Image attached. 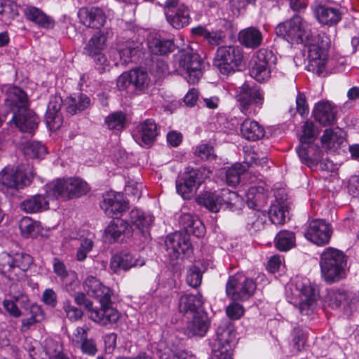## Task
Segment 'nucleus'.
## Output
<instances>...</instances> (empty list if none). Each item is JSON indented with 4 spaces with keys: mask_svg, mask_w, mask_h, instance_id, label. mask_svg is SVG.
<instances>
[{
    "mask_svg": "<svg viewBox=\"0 0 359 359\" xmlns=\"http://www.w3.org/2000/svg\"><path fill=\"white\" fill-rule=\"evenodd\" d=\"M275 32L291 43H302L307 47V70L318 75L324 73L327 61V48L330 44V39L325 33L311 34L308 22L299 15L279 23Z\"/></svg>",
    "mask_w": 359,
    "mask_h": 359,
    "instance_id": "obj_1",
    "label": "nucleus"
},
{
    "mask_svg": "<svg viewBox=\"0 0 359 359\" xmlns=\"http://www.w3.org/2000/svg\"><path fill=\"white\" fill-rule=\"evenodd\" d=\"M179 224L187 233L175 232L168 235L165 240L168 255L172 260L189 257L192 253L189 237L187 234L201 237L205 232V226L199 218L189 213H182L180 216Z\"/></svg>",
    "mask_w": 359,
    "mask_h": 359,
    "instance_id": "obj_2",
    "label": "nucleus"
},
{
    "mask_svg": "<svg viewBox=\"0 0 359 359\" xmlns=\"http://www.w3.org/2000/svg\"><path fill=\"white\" fill-rule=\"evenodd\" d=\"M285 294L287 301L298 307L301 314L309 316L316 308L318 290L307 278L297 276L287 284Z\"/></svg>",
    "mask_w": 359,
    "mask_h": 359,
    "instance_id": "obj_3",
    "label": "nucleus"
},
{
    "mask_svg": "<svg viewBox=\"0 0 359 359\" xmlns=\"http://www.w3.org/2000/svg\"><path fill=\"white\" fill-rule=\"evenodd\" d=\"M6 104L14 111L10 123H14L24 133L31 134L36 129L39 118L28 109L27 97L23 90L17 87L11 88L6 98Z\"/></svg>",
    "mask_w": 359,
    "mask_h": 359,
    "instance_id": "obj_4",
    "label": "nucleus"
},
{
    "mask_svg": "<svg viewBox=\"0 0 359 359\" xmlns=\"http://www.w3.org/2000/svg\"><path fill=\"white\" fill-rule=\"evenodd\" d=\"M321 277L327 283H334L344 279L346 275L347 258L337 248L328 247L320 255Z\"/></svg>",
    "mask_w": 359,
    "mask_h": 359,
    "instance_id": "obj_5",
    "label": "nucleus"
},
{
    "mask_svg": "<svg viewBox=\"0 0 359 359\" xmlns=\"http://www.w3.org/2000/svg\"><path fill=\"white\" fill-rule=\"evenodd\" d=\"M197 202L210 211L217 212L221 209L233 210L240 208L243 198L237 193L228 189L212 191H204L197 197Z\"/></svg>",
    "mask_w": 359,
    "mask_h": 359,
    "instance_id": "obj_6",
    "label": "nucleus"
},
{
    "mask_svg": "<svg viewBox=\"0 0 359 359\" xmlns=\"http://www.w3.org/2000/svg\"><path fill=\"white\" fill-rule=\"evenodd\" d=\"M175 71L189 83L195 84L203 76V62L192 49H184L175 56Z\"/></svg>",
    "mask_w": 359,
    "mask_h": 359,
    "instance_id": "obj_7",
    "label": "nucleus"
},
{
    "mask_svg": "<svg viewBox=\"0 0 359 359\" xmlns=\"http://www.w3.org/2000/svg\"><path fill=\"white\" fill-rule=\"evenodd\" d=\"M89 190L87 183L79 178L70 177L57 179L48 183L45 187L46 194L49 199L60 197L64 200L79 197Z\"/></svg>",
    "mask_w": 359,
    "mask_h": 359,
    "instance_id": "obj_8",
    "label": "nucleus"
},
{
    "mask_svg": "<svg viewBox=\"0 0 359 359\" xmlns=\"http://www.w3.org/2000/svg\"><path fill=\"white\" fill-rule=\"evenodd\" d=\"M32 262V257L22 252H2L0 254V273L11 280H20Z\"/></svg>",
    "mask_w": 359,
    "mask_h": 359,
    "instance_id": "obj_9",
    "label": "nucleus"
},
{
    "mask_svg": "<svg viewBox=\"0 0 359 359\" xmlns=\"http://www.w3.org/2000/svg\"><path fill=\"white\" fill-rule=\"evenodd\" d=\"M243 59L240 47L224 46L218 48L213 64L222 74L227 76L238 69Z\"/></svg>",
    "mask_w": 359,
    "mask_h": 359,
    "instance_id": "obj_10",
    "label": "nucleus"
},
{
    "mask_svg": "<svg viewBox=\"0 0 359 359\" xmlns=\"http://www.w3.org/2000/svg\"><path fill=\"white\" fill-rule=\"evenodd\" d=\"M239 108L245 115H255L262 107L264 100V93L257 86L244 83L239 88L236 95Z\"/></svg>",
    "mask_w": 359,
    "mask_h": 359,
    "instance_id": "obj_11",
    "label": "nucleus"
},
{
    "mask_svg": "<svg viewBox=\"0 0 359 359\" xmlns=\"http://www.w3.org/2000/svg\"><path fill=\"white\" fill-rule=\"evenodd\" d=\"M254 280L243 273L231 276L226 283V295L233 300L245 301L250 299L256 290Z\"/></svg>",
    "mask_w": 359,
    "mask_h": 359,
    "instance_id": "obj_12",
    "label": "nucleus"
},
{
    "mask_svg": "<svg viewBox=\"0 0 359 359\" xmlns=\"http://www.w3.org/2000/svg\"><path fill=\"white\" fill-rule=\"evenodd\" d=\"M235 338L236 332L233 324L229 323L220 325L217 330L211 359H232Z\"/></svg>",
    "mask_w": 359,
    "mask_h": 359,
    "instance_id": "obj_13",
    "label": "nucleus"
},
{
    "mask_svg": "<svg viewBox=\"0 0 359 359\" xmlns=\"http://www.w3.org/2000/svg\"><path fill=\"white\" fill-rule=\"evenodd\" d=\"M74 301L78 305L85 308L90 320L100 325L115 323L121 317L120 313L116 309H108L105 311V315H103L100 309L94 308L92 301L88 299L83 292L76 293Z\"/></svg>",
    "mask_w": 359,
    "mask_h": 359,
    "instance_id": "obj_14",
    "label": "nucleus"
},
{
    "mask_svg": "<svg viewBox=\"0 0 359 359\" xmlns=\"http://www.w3.org/2000/svg\"><path fill=\"white\" fill-rule=\"evenodd\" d=\"M33 176L29 168L7 166L0 172V183L8 188L20 189L31 183Z\"/></svg>",
    "mask_w": 359,
    "mask_h": 359,
    "instance_id": "obj_15",
    "label": "nucleus"
},
{
    "mask_svg": "<svg viewBox=\"0 0 359 359\" xmlns=\"http://www.w3.org/2000/svg\"><path fill=\"white\" fill-rule=\"evenodd\" d=\"M83 287L88 296L98 300L103 315H105L107 309H114L111 306L112 290L109 287L104 285L96 277L88 276L83 281Z\"/></svg>",
    "mask_w": 359,
    "mask_h": 359,
    "instance_id": "obj_16",
    "label": "nucleus"
},
{
    "mask_svg": "<svg viewBox=\"0 0 359 359\" xmlns=\"http://www.w3.org/2000/svg\"><path fill=\"white\" fill-rule=\"evenodd\" d=\"M302 163L313 168L319 165L322 170H331L332 163L327 158H323V153L319 147L313 143H301L296 149Z\"/></svg>",
    "mask_w": 359,
    "mask_h": 359,
    "instance_id": "obj_17",
    "label": "nucleus"
},
{
    "mask_svg": "<svg viewBox=\"0 0 359 359\" xmlns=\"http://www.w3.org/2000/svg\"><path fill=\"white\" fill-rule=\"evenodd\" d=\"M164 13L168 23L177 29L189 25L191 20L189 8L178 0H166Z\"/></svg>",
    "mask_w": 359,
    "mask_h": 359,
    "instance_id": "obj_18",
    "label": "nucleus"
},
{
    "mask_svg": "<svg viewBox=\"0 0 359 359\" xmlns=\"http://www.w3.org/2000/svg\"><path fill=\"white\" fill-rule=\"evenodd\" d=\"M332 234L330 224L323 219H313L309 222L304 231L305 238L318 246L328 244Z\"/></svg>",
    "mask_w": 359,
    "mask_h": 359,
    "instance_id": "obj_19",
    "label": "nucleus"
},
{
    "mask_svg": "<svg viewBox=\"0 0 359 359\" xmlns=\"http://www.w3.org/2000/svg\"><path fill=\"white\" fill-rule=\"evenodd\" d=\"M323 303L325 306L332 309H336L342 304L344 308L352 310L359 303V298L355 292L333 288L327 290L323 299Z\"/></svg>",
    "mask_w": 359,
    "mask_h": 359,
    "instance_id": "obj_20",
    "label": "nucleus"
},
{
    "mask_svg": "<svg viewBox=\"0 0 359 359\" xmlns=\"http://www.w3.org/2000/svg\"><path fill=\"white\" fill-rule=\"evenodd\" d=\"M203 173L198 170H191L183 174L176 181V189L184 199L191 198L199 185L203 182Z\"/></svg>",
    "mask_w": 359,
    "mask_h": 359,
    "instance_id": "obj_21",
    "label": "nucleus"
},
{
    "mask_svg": "<svg viewBox=\"0 0 359 359\" xmlns=\"http://www.w3.org/2000/svg\"><path fill=\"white\" fill-rule=\"evenodd\" d=\"M144 263V259L136 252L121 251L112 256L110 268L114 273H117L120 270L128 271L142 266Z\"/></svg>",
    "mask_w": 359,
    "mask_h": 359,
    "instance_id": "obj_22",
    "label": "nucleus"
},
{
    "mask_svg": "<svg viewBox=\"0 0 359 359\" xmlns=\"http://www.w3.org/2000/svg\"><path fill=\"white\" fill-rule=\"evenodd\" d=\"M312 11L316 19L322 25L334 26L341 20L342 12L337 6L316 3L312 6Z\"/></svg>",
    "mask_w": 359,
    "mask_h": 359,
    "instance_id": "obj_23",
    "label": "nucleus"
},
{
    "mask_svg": "<svg viewBox=\"0 0 359 359\" xmlns=\"http://www.w3.org/2000/svg\"><path fill=\"white\" fill-rule=\"evenodd\" d=\"M100 206L107 215L113 217L125 212L128 203L123 194L111 191L103 196Z\"/></svg>",
    "mask_w": 359,
    "mask_h": 359,
    "instance_id": "obj_24",
    "label": "nucleus"
},
{
    "mask_svg": "<svg viewBox=\"0 0 359 359\" xmlns=\"http://www.w3.org/2000/svg\"><path fill=\"white\" fill-rule=\"evenodd\" d=\"M337 113L336 105L326 100L316 103L312 111L315 120L324 126L332 125L335 122Z\"/></svg>",
    "mask_w": 359,
    "mask_h": 359,
    "instance_id": "obj_25",
    "label": "nucleus"
},
{
    "mask_svg": "<svg viewBox=\"0 0 359 359\" xmlns=\"http://www.w3.org/2000/svg\"><path fill=\"white\" fill-rule=\"evenodd\" d=\"M127 222L132 227V233L137 231L142 235H146L154 222V217L149 212L133 209L130 212Z\"/></svg>",
    "mask_w": 359,
    "mask_h": 359,
    "instance_id": "obj_26",
    "label": "nucleus"
},
{
    "mask_svg": "<svg viewBox=\"0 0 359 359\" xmlns=\"http://www.w3.org/2000/svg\"><path fill=\"white\" fill-rule=\"evenodd\" d=\"M115 50L119 64L126 65L135 62L142 55V44L134 41L118 42Z\"/></svg>",
    "mask_w": 359,
    "mask_h": 359,
    "instance_id": "obj_27",
    "label": "nucleus"
},
{
    "mask_svg": "<svg viewBox=\"0 0 359 359\" xmlns=\"http://www.w3.org/2000/svg\"><path fill=\"white\" fill-rule=\"evenodd\" d=\"M185 329V334L189 337H202L205 335L210 325V321L206 313L196 311L189 317Z\"/></svg>",
    "mask_w": 359,
    "mask_h": 359,
    "instance_id": "obj_28",
    "label": "nucleus"
},
{
    "mask_svg": "<svg viewBox=\"0 0 359 359\" xmlns=\"http://www.w3.org/2000/svg\"><path fill=\"white\" fill-rule=\"evenodd\" d=\"M158 135V128L152 119L140 123L133 132L135 141L140 145L150 146Z\"/></svg>",
    "mask_w": 359,
    "mask_h": 359,
    "instance_id": "obj_29",
    "label": "nucleus"
},
{
    "mask_svg": "<svg viewBox=\"0 0 359 359\" xmlns=\"http://www.w3.org/2000/svg\"><path fill=\"white\" fill-rule=\"evenodd\" d=\"M78 17L80 21L89 27L100 29L106 22V15L98 7H84L79 9Z\"/></svg>",
    "mask_w": 359,
    "mask_h": 359,
    "instance_id": "obj_30",
    "label": "nucleus"
},
{
    "mask_svg": "<svg viewBox=\"0 0 359 359\" xmlns=\"http://www.w3.org/2000/svg\"><path fill=\"white\" fill-rule=\"evenodd\" d=\"M62 100L60 95L50 97L46 114V121L48 128L51 131H55L62 125V118L60 114Z\"/></svg>",
    "mask_w": 359,
    "mask_h": 359,
    "instance_id": "obj_31",
    "label": "nucleus"
},
{
    "mask_svg": "<svg viewBox=\"0 0 359 359\" xmlns=\"http://www.w3.org/2000/svg\"><path fill=\"white\" fill-rule=\"evenodd\" d=\"M132 235V227L123 219H114L104 230V237L109 243L115 242L122 237H129Z\"/></svg>",
    "mask_w": 359,
    "mask_h": 359,
    "instance_id": "obj_32",
    "label": "nucleus"
},
{
    "mask_svg": "<svg viewBox=\"0 0 359 359\" xmlns=\"http://www.w3.org/2000/svg\"><path fill=\"white\" fill-rule=\"evenodd\" d=\"M345 132L339 128L326 129L320 142L328 152H335L345 143Z\"/></svg>",
    "mask_w": 359,
    "mask_h": 359,
    "instance_id": "obj_33",
    "label": "nucleus"
},
{
    "mask_svg": "<svg viewBox=\"0 0 359 359\" xmlns=\"http://www.w3.org/2000/svg\"><path fill=\"white\" fill-rule=\"evenodd\" d=\"M23 13L27 20L40 27L50 29L55 25L54 20L36 6H27L23 10Z\"/></svg>",
    "mask_w": 359,
    "mask_h": 359,
    "instance_id": "obj_34",
    "label": "nucleus"
},
{
    "mask_svg": "<svg viewBox=\"0 0 359 359\" xmlns=\"http://www.w3.org/2000/svg\"><path fill=\"white\" fill-rule=\"evenodd\" d=\"M147 46L151 53L154 55H165L174 49V43L172 40L163 39L157 33L149 35Z\"/></svg>",
    "mask_w": 359,
    "mask_h": 359,
    "instance_id": "obj_35",
    "label": "nucleus"
},
{
    "mask_svg": "<svg viewBox=\"0 0 359 359\" xmlns=\"http://www.w3.org/2000/svg\"><path fill=\"white\" fill-rule=\"evenodd\" d=\"M289 214L288 202L286 199L276 198L269 211L271 222L276 225L283 224Z\"/></svg>",
    "mask_w": 359,
    "mask_h": 359,
    "instance_id": "obj_36",
    "label": "nucleus"
},
{
    "mask_svg": "<svg viewBox=\"0 0 359 359\" xmlns=\"http://www.w3.org/2000/svg\"><path fill=\"white\" fill-rule=\"evenodd\" d=\"M203 298L201 293L196 294H184L181 296L179 301L180 312L193 315L196 311H201L200 308L203 304Z\"/></svg>",
    "mask_w": 359,
    "mask_h": 359,
    "instance_id": "obj_37",
    "label": "nucleus"
},
{
    "mask_svg": "<svg viewBox=\"0 0 359 359\" xmlns=\"http://www.w3.org/2000/svg\"><path fill=\"white\" fill-rule=\"evenodd\" d=\"M246 203L249 208L259 209L266 203L267 194L261 185H251L245 194Z\"/></svg>",
    "mask_w": 359,
    "mask_h": 359,
    "instance_id": "obj_38",
    "label": "nucleus"
},
{
    "mask_svg": "<svg viewBox=\"0 0 359 359\" xmlns=\"http://www.w3.org/2000/svg\"><path fill=\"white\" fill-rule=\"evenodd\" d=\"M238 39L240 43L245 47L255 48L261 45L263 36L259 29L250 27L239 32Z\"/></svg>",
    "mask_w": 359,
    "mask_h": 359,
    "instance_id": "obj_39",
    "label": "nucleus"
},
{
    "mask_svg": "<svg viewBox=\"0 0 359 359\" xmlns=\"http://www.w3.org/2000/svg\"><path fill=\"white\" fill-rule=\"evenodd\" d=\"M20 208L27 213H36L48 210L49 203L44 196L36 194L23 201Z\"/></svg>",
    "mask_w": 359,
    "mask_h": 359,
    "instance_id": "obj_40",
    "label": "nucleus"
},
{
    "mask_svg": "<svg viewBox=\"0 0 359 359\" xmlns=\"http://www.w3.org/2000/svg\"><path fill=\"white\" fill-rule=\"evenodd\" d=\"M107 34L104 31H100L93 34L84 47L85 53L92 57L101 53L106 46Z\"/></svg>",
    "mask_w": 359,
    "mask_h": 359,
    "instance_id": "obj_41",
    "label": "nucleus"
},
{
    "mask_svg": "<svg viewBox=\"0 0 359 359\" xmlns=\"http://www.w3.org/2000/svg\"><path fill=\"white\" fill-rule=\"evenodd\" d=\"M241 133L246 140L255 141L264 137V129L258 122L247 118L241 126Z\"/></svg>",
    "mask_w": 359,
    "mask_h": 359,
    "instance_id": "obj_42",
    "label": "nucleus"
},
{
    "mask_svg": "<svg viewBox=\"0 0 359 359\" xmlns=\"http://www.w3.org/2000/svg\"><path fill=\"white\" fill-rule=\"evenodd\" d=\"M27 316V317L22 319L20 331L22 332H27L32 326L38 323H41L45 318L43 311L37 304H32L30 306Z\"/></svg>",
    "mask_w": 359,
    "mask_h": 359,
    "instance_id": "obj_43",
    "label": "nucleus"
},
{
    "mask_svg": "<svg viewBox=\"0 0 359 359\" xmlns=\"http://www.w3.org/2000/svg\"><path fill=\"white\" fill-rule=\"evenodd\" d=\"M66 102L67 104V111L72 114L83 111L90 104L89 97L83 93L74 94L69 97Z\"/></svg>",
    "mask_w": 359,
    "mask_h": 359,
    "instance_id": "obj_44",
    "label": "nucleus"
},
{
    "mask_svg": "<svg viewBox=\"0 0 359 359\" xmlns=\"http://www.w3.org/2000/svg\"><path fill=\"white\" fill-rule=\"evenodd\" d=\"M108 54L109 60L107 58L105 55L102 54V53L93 57L95 62L96 67L100 72L107 71L111 66H117L119 65V61L118 57H116V51L115 48H111Z\"/></svg>",
    "mask_w": 359,
    "mask_h": 359,
    "instance_id": "obj_45",
    "label": "nucleus"
},
{
    "mask_svg": "<svg viewBox=\"0 0 359 359\" xmlns=\"http://www.w3.org/2000/svg\"><path fill=\"white\" fill-rule=\"evenodd\" d=\"M19 229L24 238L36 236L41 231L40 222L29 217H23L19 221Z\"/></svg>",
    "mask_w": 359,
    "mask_h": 359,
    "instance_id": "obj_46",
    "label": "nucleus"
},
{
    "mask_svg": "<svg viewBox=\"0 0 359 359\" xmlns=\"http://www.w3.org/2000/svg\"><path fill=\"white\" fill-rule=\"evenodd\" d=\"M191 32L195 36L203 37L208 42V43L211 45H218L223 41L224 38V35L222 32L209 31L205 27L202 26L192 28Z\"/></svg>",
    "mask_w": 359,
    "mask_h": 359,
    "instance_id": "obj_47",
    "label": "nucleus"
},
{
    "mask_svg": "<svg viewBox=\"0 0 359 359\" xmlns=\"http://www.w3.org/2000/svg\"><path fill=\"white\" fill-rule=\"evenodd\" d=\"M250 76L258 82H265L271 77V70L273 67L250 62Z\"/></svg>",
    "mask_w": 359,
    "mask_h": 359,
    "instance_id": "obj_48",
    "label": "nucleus"
},
{
    "mask_svg": "<svg viewBox=\"0 0 359 359\" xmlns=\"http://www.w3.org/2000/svg\"><path fill=\"white\" fill-rule=\"evenodd\" d=\"M275 244L280 251H287L295 245V236L293 232L281 231L276 236Z\"/></svg>",
    "mask_w": 359,
    "mask_h": 359,
    "instance_id": "obj_49",
    "label": "nucleus"
},
{
    "mask_svg": "<svg viewBox=\"0 0 359 359\" xmlns=\"http://www.w3.org/2000/svg\"><path fill=\"white\" fill-rule=\"evenodd\" d=\"M134 90L144 92L151 83V80L146 71L141 69H132Z\"/></svg>",
    "mask_w": 359,
    "mask_h": 359,
    "instance_id": "obj_50",
    "label": "nucleus"
},
{
    "mask_svg": "<svg viewBox=\"0 0 359 359\" xmlns=\"http://www.w3.org/2000/svg\"><path fill=\"white\" fill-rule=\"evenodd\" d=\"M306 341V331L301 327H295L292 333V341L290 344L292 351L294 353L302 351L305 348Z\"/></svg>",
    "mask_w": 359,
    "mask_h": 359,
    "instance_id": "obj_51",
    "label": "nucleus"
},
{
    "mask_svg": "<svg viewBox=\"0 0 359 359\" xmlns=\"http://www.w3.org/2000/svg\"><path fill=\"white\" fill-rule=\"evenodd\" d=\"M25 156L30 158H42L47 153L46 147L39 142H29L23 148Z\"/></svg>",
    "mask_w": 359,
    "mask_h": 359,
    "instance_id": "obj_52",
    "label": "nucleus"
},
{
    "mask_svg": "<svg viewBox=\"0 0 359 359\" xmlns=\"http://www.w3.org/2000/svg\"><path fill=\"white\" fill-rule=\"evenodd\" d=\"M126 115L121 111L110 114L105 118V124L109 130L121 131L125 127Z\"/></svg>",
    "mask_w": 359,
    "mask_h": 359,
    "instance_id": "obj_53",
    "label": "nucleus"
},
{
    "mask_svg": "<svg viewBox=\"0 0 359 359\" xmlns=\"http://www.w3.org/2000/svg\"><path fill=\"white\" fill-rule=\"evenodd\" d=\"M276 57L273 53L269 49L261 48L257 50L252 56L251 61L265 65L271 67H274Z\"/></svg>",
    "mask_w": 359,
    "mask_h": 359,
    "instance_id": "obj_54",
    "label": "nucleus"
},
{
    "mask_svg": "<svg viewBox=\"0 0 359 359\" xmlns=\"http://www.w3.org/2000/svg\"><path fill=\"white\" fill-rule=\"evenodd\" d=\"M245 163L248 165H257L264 168L266 165L268 158L264 153L255 151L252 148H247L245 150Z\"/></svg>",
    "mask_w": 359,
    "mask_h": 359,
    "instance_id": "obj_55",
    "label": "nucleus"
},
{
    "mask_svg": "<svg viewBox=\"0 0 359 359\" xmlns=\"http://www.w3.org/2000/svg\"><path fill=\"white\" fill-rule=\"evenodd\" d=\"M61 346L53 339H47L45 342L44 356L41 359H62Z\"/></svg>",
    "mask_w": 359,
    "mask_h": 359,
    "instance_id": "obj_56",
    "label": "nucleus"
},
{
    "mask_svg": "<svg viewBox=\"0 0 359 359\" xmlns=\"http://www.w3.org/2000/svg\"><path fill=\"white\" fill-rule=\"evenodd\" d=\"M267 217L266 213L259 211L258 209L252 216L248 217V228L255 231L263 229L266 224Z\"/></svg>",
    "mask_w": 359,
    "mask_h": 359,
    "instance_id": "obj_57",
    "label": "nucleus"
},
{
    "mask_svg": "<svg viewBox=\"0 0 359 359\" xmlns=\"http://www.w3.org/2000/svg\"><path fill=\"white\" fill-rule=\"evenodd\" d=\"M319 130L312 121H307L302 127V135L300 137L301 143H313L318 135Z\"/></svg>",
    "mask_w": 359,
    "mask_h": 359,
    "instance_id": "obj_58",
    "label": "nucleus"
},
{
    "mask_svg": "<svg viewBox=\"0 0 359 359\" xmlns=\"http://www.w3.org/2000/svg\"><path fill=\"white\" fill-rule=\"evenodd\" d=\"M245 170L244 166L238 163L226 171V182L229 185L236 186L241 180V175Z\"/></svg>",
    "mask_w": 359,
    "mask_h": 359,
    "instance_id": "obj_59",
    "label": "nucleus"
},
{
    "mask_svg": "<svg viewBox=\"0 0 359 359\" xmlns=\"http://www.w3.org/2000/svg\"><path fill=\"white\" fill-rule=\"evenodd\" d=\"M94 242L92 238H84L81 239L79 246L77 249L76 258L79 262H83L88 254L92 251Z\"/></svg>",
    "mask_w": 359,
    "mask_h": 359,
    "instance_id": "obj_60",
    "label": "nucleus"
},
{
    "mask_svg": "<svg viewBox=\"0 0 359 359\" xmlns=\"http://www.w3.org/2000/svg\"><path fill=\"white\" fill-rule=\"evenodd\" d=\"M116 85L120 90H133L132 70L123 72L117 79Z\"/></svg>",
    "mask_w": 359,
    "mask_h": 359,
    "instance_id": "obj_61",
    "label": "nucleus"
},
{
    "mask_svg": "<svg viewBox=\"0 0 359 359\" xmlns=\"http://www.w3.org/2000/svg\"><path fill=\"white\" fill-rule=\"evenodd\" d=\"M202 280V273L196 266L189 268L187 275V283L192 287L199 286Z\"/></svg>",
    "mask_w": 359,
    "mask_h": 359,
    "instance_id": "obj_62",
    "label": "nucleus"
},
{
    "mask_svg": "<svg viewBox=\"0 0 359 359\" xmlns=\"http://www.w3.org/2000/svg\"><path fill=\"white\" fill-rule=\"evenodd\" d=\"M143 185L142 183L130 180L125 187V191L127 195L133 197L134 200H137L142 195Z\"/></svg>",
    "mask_w": 359,
    "mask_h": 359,
    "instance_id": "obj_63",
    "label": "nucleus"
},
{
    "mask_svg": "<svg viewBox=\"0 0 359 359\" xmlns=\"http://www.w3.org/2000/svg\"><path fill=\"white\" fill-rule=\"evenodd\" d=\"M63 309L71 321H76L83 316L81 310L72 305L69 301L64 302Z\"/></svg>",
    "mask_w": 359,
    "mask_h": 359,
    "instance_id": "obj_64",
    "label": "nucleus"
}]
</instances>
